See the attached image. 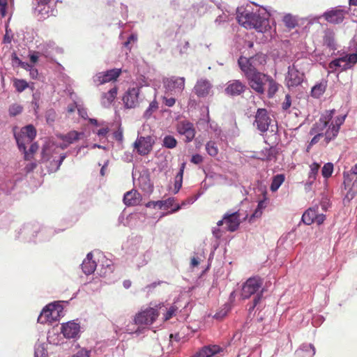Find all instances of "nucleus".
Instances as JSON below:
<instances>
[{"label": "nucleus", "mask_w": 357, "mask_h": 357, "mask_svg": "<svg viewBox=\"0 0 357 357\" xmlns=\"http://www.w3.org/2000/svg\"><path fill=\"white\" fill-rule=\"evenodd\" d=\"M254 2L243 4L236 10V20L239 24L247 29H255L266 38L265 42H269L268 38L271 37L269 17L276 13L271 7L257 8Z\"/></svg>", "instance_id": "1"}, {"label": "nucleus", "mask_w": 357, "mask_h": 357, "mask_svg": "<svg viewBox=\"0 0 357 357\" xmlns=\"http://www.w3.org/2000/svg\"><path fill=\"white\" fill-rule=\"evenodd\" d=\"M335 112V109L326 110L321 114L319 121L313 126L310 130L311 134H317L312 139L310 145L312 146L319 142L320 137L324 135L322 132H322L328 126V128L324 134L326 143H329L337 137L346 116H337L334 121H332Z\"/></svg>", "instance_id": "2"}, {"label": "nucleus", "mask_w": 357, "mask_h": 357, "mask_svg": "<svg viewBox=\"0 0 357 357\" xmlns=\"http://www.w3.org/2000/svg\"><path fill=\"white\" fill-rule=\"evenodd\" d=\"M242 72L244 73L250 88L257 93L264 94L265 85H266L269 75L261 73L258 70H248L243 69Z\"/></svg>", "instance_id": "3"}, {"label": "nucleus", "mask_w": 357, "mask_h": 357, "mask_svg": "<svg viewBox=\"0 0 357 357\" xmlns=\"http://www.w3.org/2000/svg\"><path fill=\"white\" fill-rule=\"evenodd\" d=\"M63 316V307L60 302H54L47 305L40 312L38 321L40 324L50 323L59 320Z\"/></svg>", "instance_id": "4"}, {"label": "nucleus", "mask_w": 357, "mask_h": 357, "mask_svg": "<svg viewBox=\"0 0 357 357\" xmlns=\"http://www.w3.org/2000/svg\"><path fill=\"white\" fill-rule=\"evenodd\" d=\"M54 0H32V11L39 20H43L54 15Z\"/></svg>", "instance_id": "5"}, {"label": "nucleus", "mask_w": 357, "mask_h": 357, "mask_svg": "<svg viewBox=\"0 0 357 357\" xmlns=\"http://www.w3.org/2000/svg\"><path fill=\"white\" fill-rule=\"evenodd\" d=\"M266 54L259 52L249 57L240 56L238 63L241 70L243 69L248 70H257L258 68L264 66L266 63Z\"/></svg>", "instance_id": "6"}, {"label": "nucleus", "mask_w": 357, "mask_h": 357, "mask_svg": "<svg viewBox=\"0 0 357 357\" xmlns=\"http://www.w3.org/2000/svg\"><path fill=\"white\" fill-rule=\"evenodd\" d=\"M36 135V129L31 125L22 128L20 133H15V137L20 150L25 151L26 144L33 141Z\"/></svg>", "instance_id": "7"}, {"label": "nucleus", "mask_w": 357, "mask_h": 357, "mask_svg": "<svg viewBox=\"0 0 357 357\" xmlns=\"http://www.w3.org/2000/svg\"><path fill=\"white\" fill-rule=\"evenodd\" d=\"M319 20V17H307L305 18H298L290 13L284 15L282 21L287 28L289 29H294L299 26L300 24L306 23L305 28L312 25L314 22H317Z\"/></svg>", "instance_id": "8"}, {"label": "nucleus", "mask_w": 357, "mask_h": 357, "mask_svg": "<svg viewBox=\"0 0 357 357\" xmlns=\"http://www.w3.org/2000/svg\"><path fill=\"white\" fill-rule=\"evenodd\" d=\"M162 307V305H159L142 311L135 317V324L144 325L153 324L159 316L158 309L161 310Z\"/></svg>", "instance_id": "9"}, {"label": "nucleus", "mask_w": 357, "mask_h": 357, "mask_svg": "<svg viewBox=\"0 0 357 357\" xmlns=\"http://www.w3.org/2000/svg\"><path fill=\"white\" fill-rule=\"evenodd\" d=\"M262 284L263 280L261 278L258 276L250 278L243 285L242 297L244 299L249 298L261 287Z\"/></svg>", "instance_id": "10"}, {"label": "nucleus", "mask_w": 357, "mask_h": 357, "mask_svg": "<svg viewBox=\"0 0 357 357\" xmlns=\"http://www.w3.org/2000/svg\"><path fill=\"white\" fill-rule=\"evenodd\" d=\"M177 132L185 137L184 142L185 143L191 142L196 135V130L192 123L188 120L181 121L177 123L176 126Z\"/></svg>", "instance_id": "11"}, {"label": "nucleus", "mask_w": 357, "mask_h": 357, "mask_svg": "<svg viewBox=\"0 0 357 357\" xmlns=\"http://www.w3.org/2000/svg\"><path fill=\"white\" fill-rule=\"evenodd\" d=\"M121 73L120 68H113L104 72H100L93 77V82L98 84H104L105 83L115 81Z\"/></svg>", "instance_id": "12"}, {"label": "nucleus", "mask_w": 357, "mask_h": 357, "mask_svg": "<svg viewBox=\"0 0 357 357\" xmlns=\"http://www.w3.org/2000/svg\"><path fill=\"white\" fill-rule=\"evenodd\" d=\"M271 123L268 112L266 109H258L255 115V123L257 129L262 133L266 132Z\"/></svg>", "instance_id": "13"}, {"label": "nucleus", "mask_w": 357, "mask_h": 357, "mask_svg": "<svg viewBox=\"0 0 357 357\" xmlns=\"http://www.w3.org/2000/svg\"><path fill=\"white\" fill-rule=\"evenodd\" d=\"M194 92L199 98H205L213 93V84L207 79H199L195 86Z\"/></svg>", "instance_id": "14"}, {"label": "nucleus", "mask_w": 357, "mask_h": 357, "mask_svg": "<svg viewBox=\"0 0 357 357\" xmlns=\"http://www.w3.org/2000/svg\"><path fill=\"white\" fill-rule=\"evenodd\" d=\"M345 13L346 12L344 10L340 8H335L326 11L322 15L318 17L319 19L321 17H324L329 23L340 24L343 21Z\"/></svg>", "instance_id": "15"}, {"label": "nucleus", "mask_w": 357, "mask_h": 357, "mask_svg": "<svg viewBox=\"0 0 357 357\" xmlns=\"http://www.w3.org/2000/svg\"><path fill=\"white\" fill-rule=\"evenodd\" d=\"M246 85L237 79L229 81L225 89V92L229 96H238L243 94L246 90Z\"/></svg>", "instance_id": "16"}, {"label": "nucleus", "mask_w": 357, "mask_h": 357, "mask_svg": "<svg viewBox=\"0 0 357 357\" xmlns=\"http://www.w3.org/2000/svg\"><path fill=\"white\" fill-rule=\"evenodd\" d=\"M154 141L151 136L140 137L135 141V149L140 155H147L152 150Z\"/></svg>", "instance_id": "17"}, {"label": "nucleus", "mask_w": 357, "mask_h": 357, "mask_svg": "<svg viewBox=\"0 0 357 357\" xmlns=\"http://www.w3.org/2000/svg\"><path fill=\"white\" fill-rule=\"evenodd\" d=\"M225 224L227 226V230L229 231H235L238 229L240 223V213L238 211L234 213H226L224 215Z\"/></svg>", "instance_id": "18"}, {"label": "nucleus", "mask_w": 357, "mask_h": 357, "mask_svg": "<svg viewBox=\"0 0 357 357\" xmlns=\"http://www.w3.org/2000/svg\"><path fill=\"white\" fill-rule=\"evenodd\" d=\"M35 39V33L31 29L20 30L17 32L13 42L16 43H23V45H29L33 43Z\"/></svg>", "instance_id": "19"}, {"label": "nucleus", "mask_w": 357, "mask_h": 357, "mask_svg": "<svg viewBox=\"0 0 357 357\" xmlns=\"http://www.w3.org/2000/svg\"><path fill=\"white\" fill-rule=\"evenodd\" d=\"M79 325L75 321H69L63 324L61 326V333L66 338H75L79 333Z\"/></svg>", "instance_id": "20"}, {"label": "nucleus", "mask_w": 357, "mask_h": 357, "mask_svg": "<svg viewBox=\"0 0 357 357\" xmlns=\"http://www.w3.org/2000/svg\"><path fill=\"white\" fill-rule=\"evenodd\" d=\"M165 84L170 90L174 91L175 93H182L185 88V78L172 77L165 82Z\"/></svg>", "instance_id": "21"}, {"label": "nucleus", "mask_w": 357, "mask_h": 357, "mask_svg": "<svg viewBox=\"0 0 357 357\" xmlns=\"http://www.w3.org/2000/svg\"><path fill=\"white\" fill-rule=\"evenodd\" d=\"M69 144L64 141H62L61 143L54 145V144L49 143L48 144L45 145L42 151L43 155V159L45 160H50L52 157L53 153H54V151L56 148H60L61 149H66Z\"/></svg>", "instance_id": "22"}, {"label": "nucleus", "mask_w": 357, "mask_h": 357, "mask_svg": "<svg viewBox=\"0 0 357 357\" xmlns=\"http://www.w3.org/2000/svg\"><path fill=\"white\" fill-rule=\"evenodd\" d=\"M222 351V349L216 344L205 346L192 357H211Z\"/></svg>", "instance_id": "23"}, {"label": "nucleus", "mask_w": 357, "mask_h": 357, "mask_svg": "<svg viewBox=\"0 0 357 357\" xmlns=\"http://www.w3.org/2000/svg\"><path fill=\"white\" fill-rule=\"evenodd\" d=\"M96 263L93 260V255L91 252L87 254L86 257L82 264V269L86 275L93 273L96 268Z\"/></svg>", "instance_id": "24"}, {"label": "nucleus", "mask_w": 357, "mask_h": 357, "mask_svg": "<svg viewBox=\"0 0 357 357\" xmlns=\"http://www.w3.org/2000/svg\"><path fill=\"white\" fill-rule=\"evenodd\" d=\"M84 136L82 132L71 130L66 135H60L59 138L62 141L66 142L69 145L75 143Z\"/></svg>", "instance_id": "25"}, {"label": "nucleus", "mask_w": 357, "mask_h": 357, "mask_svg": "<svg viewBox=\"0 0 357 357\" xmlns=\"http://www.w3.org/2000/svg\"><path fill=\"white\" fill-rule=\"evenodd\" d=\"M38 227L37 225L28 224L24 225L22 229H21L20 234L22 235L25 240L31 241L35 237V234L37 231Z\"/></svg>", "instance_id": "26"}, {"label": "nucleus", "mask_w": 357, "mask_h": 357, "mask_svg": "<svg viewBox=\"0 0 357 357\" xmlns=\"http://www.w3.org/2000/svg\"><path fill=\"white\" fill-rule=\"evenodd\" d=\"M344 60L345 61H342L341 63L340 68L341 70H346L352 68L357 63V54H347L342 56Z\"/></svg>", "instance_id": "27"}, {"label": "nucleus", "mask_w": 357, "mask_h": 357, "mask_svg": "<svg viewBox=\"0 0 357 357\" xmlns=\"http://www.w3.org/2000/svg\"><path fill=\"white\" fill-rule=\"evenodd\" d=\"M318 211V206L309 208L305 211L302 216V221L307 225H310L314 222L316 213Z\"/></svg>", "instance_id": "28"}, {"label": "nucleus", "mask_w": 357, "mask_h": 357, "mask_svg": "<svg viewBox=\"0 0 357 357\" xmlns=\"http://www.w3.org/2000/svg\"><path fill=\"white\" fill-rule=\"evenodd\" d=\"M134 220L133 212L132 210L126 208L119 217V221L124 226H132Z\"/></svg>", "instance_id": "29"}, {"label": "nucleus", "mask_w": 357, "mask_h": 357, "mask_svg": "<svg viewBox=\"0 0 357 357\" xmlns=\"http://www.w3.org/2000/svg\"><path fill=\"white\" fill-rule=\"evenodd\" d=\"M323 45H335V36L333 29H326L321 33Z\"/></svg>", "instance_id": "30"}, {"label": "nucleus", "mask_w": 357, "mask_h": 357, "mask_svg": "<svg viewBox=\"0 0 357 357\" xmlns=\"http://www.w3.org/2000/svg\"><path fill=\"white\" fill-rule=\"evenodd\" d=\"M117 94V89L114 87L102 97V105L104 107H108L114 101Z\"/></svg>", "instance_id": "31"}, {"label": "nucleus", "mask_w": 357, "mask_h": 357, "mask_svg": "<svg viewBox=\"0 0 357 357\" xmlns=\"http://www.w3.org/2000/svg\"><path fill=\"white\" fill-rule=\"evenodd\" d=\"M296 354L298 357H313L315 354V348L313 344H310L297 350Z\"/></svg>", "instance_id": "32"}, {"label": "nucleus", "mask_w": 357, "mask_h": 357, "mask_svg": "<svg viewBox=\"0 0 357 357\" xmlns=\"http://www.w3.org/2000/svg\"><path fill=\"white\" fill-rule=\"evenodd\" d=\"M310 171L308 174V179L306 184L312 185L316 180L317 175L318 174L320 165L317 162H313L310 166Z\"/></svg>", "instance_id": "33"}, {"label": "nucleus", "mask_w": 357, "mask_h": 357, "mask_svg": "<svg viewBox=\"0 0 357 357\" xmlns=\"http://www.w3.org/2000/svg\"><path fill=\"white\" fill-rule=\"evenodd\" d=\"M134 89H129L123 96V102L126 108L130 109L134 107Z\"/></svg>", "instance_id": "34"}, {"label": "nucleus", "mask_w": 357, "mask_h": 357, "mask_svg": "<svg viewBox=\"0 0 357 357\" xmlns=\"http://www.w3.org/2000/svg\"><path fill=\"white\" fill-rule=\"evenodd\" d=\"M303 81L302 76L298 73V71L289 72L288 85L289 86H294L300 84Z\"/></svg>", "instance_id": "35"}, {"label": "nucleus", "mask_w": 357, "mask_h": 357, "mask_svg": "<svg viewBox=\"0 0 357 357\" xmlns=\"http://www.w3.org/2000/svg\"><path fill=\"white\" fill-rule=\"evenodd\" d=\"M326 83L321 82V83L317 84L315 86H314L312 88V90H311L312 96L314 98H319L324 94V93L326 91Z\"/></svg>", "instance_id": "36"}, {"label": "nucleus", "mask_w": 357, "mask_h": 357, "mask_svg": "<svg viewBox=\"0 0 357 357\" xmlns=\"http://www.w3.org/2000/svg\"><path fill=\"white\" fill-rule=\"evenodd\" d=\"M266 84H268V97L273 98L278 90V84L269 76Z\"/></svg>", "instance_id": "37"}, {"label": "nucleus", "mask_w": 357, "mask_h": 357, "mask_svg": "<svg viewBox=\"0 0 357 357\" xmlns=\"http://www.w3.org/2000/svg\"><path fill=\"white\" fill-rule=\"evenodd\" d=\"M284 181V176L283 174H277L273 176L270 189L272 192H275L278 190L282 183Z\"/></svg>", "instance_id": "38"}, {"label": "nucleus", "mask_w": 357, "mask_h": 357, "mask_svg": "<svg viewBox=\"0 0 357 357\" xmlns=\"http://www.w3.org/2000/svg\"><path fill=\"white\" fill-rule=\"evenodd\" d=\"M34 357H48L47 349L43 343L37 342L36 344Z\"/></svg>", "instance_id": "39"}, {"label": "nucleus", "mask_w": 357, "mask_h": 357, "mask_svg": "<svg viewBox=\"0 0 357 357\" xmlns=\"http://www.w3.org/2000/svg\"><path fill=\"white\" fill-rule=\"evenodd\" d=\"M206 151L209 155L215 157L218 153V148L216 143L213 141H209L206 144Z\"/></svg>", "instance_id": "40"}, {"label": "nucleus", "mask_w": 357, "mask_h": 357, "mask_svg": "<svg viewBox=\"0 0 357 357\" xmlns=\"http://www.w3.org/2000/svg\"><path fill=\"white\" fill-rule=\"evenodd\" d=\"M267 205H268L267 198L265 197L263 200L259 201L258 203V205H257V208L253 213L251 218L252 217H254V218L260 217L262 214V210L264 209L267 206Z\"/></svg>", "instance_id": "41"}, {"label": "nucleus", "mask_w": 357, "mask_h": 357, "mask_svg": "<svg viewBox=\"0 0 357 357\" xmlns=\"http://www.w3.org/2000/svg\"><path fill=\"white\" fill-rule=\"evenodd\" d=\"M177 140L172 135H167L163 139V146L167 149H174L177 145Z\"/></svg>", "instance_id": "42"}, {"label": "nucleus", "mask_w": 357, "mask_h": 357, "mask_svg": "<svg viewBox=\"0 0 357 357\" xmlns=\"http://www.w3.org/2000/svg\"><path fill=\"white\" fill-rule=\"evenodd\" d=\"M333 172V165L331 162L326 163L321 169V174L325 178H328L331 176Z\"/></svg>", "instance_id": "43"}, {"label": "nucleus", "mask_w": 357, "mask_h": 357, "mask_svg": "<svg viewBox=\"0 0 357 357\" xmlns=\"http://www.w3.org/2000/svg\"><path fill=\"white\" fill-rule=\"evenodd\" d=\"M133 189L125 193L123 196V203L127 207L132 206L134 203Z\"/></svg>", "instance_id": "44"}, {"label": "nucleus", "mask_w": 357, "mask_h": 357, "mask_svg": "<svg viewBox=\"0 0 357 357\" xmlns=\"http://www.w3.org/2000/svg\"><path fill=\"white\" fill-rule=\"evenodd\" d=\"M14 86L18 92H22L28 87V83L24 79H14Z\"/></svg>", "instance_id": "45"}, {"label": "nucleus", "mask_w": 357, "mask_h": 357, "mask_svg": "<svg viewBox=\"0 0 357 357\" xmlns=\"http://www.w3.org/2000/svg\"><path fill=\"white\" fill-rule=\"evenodd\" d=\"M345 61L346 60H344L342 56L333 60L328 64V68L331 69V71H329V73H333L335 70H337V68H340V66H342L341 63H342V61Z\"/></svg>", "instance_id": "46"}, {"label": "nucleus", "mask_w": 357, "mask_h": 357, "mask_svg": "<svg viewBox=\"0 0 357 357\" xmlns=\"http://www.w3.org/2000/svg\"><path fill=\"white\" fill-rule=\"evenodd\" d=\"M229 20V15L223 13L219 15L215 20V24L218 26L225 24Z\"/></svg>", "instance_id": "47"}, {"label": "nucleus", "mask_w": 357, "mask_h": 357, "mask_svg": "<svg viewBox=\"0 0 357 357\" xmlns=\"http://www.w3.org/2000/svg\"><path fill=\"white\" fill-rule=\"evenodd\" d=\"M178 310V307L176 305L170 306L167 310L164 316V320L167 321L172 319L174 316L176 315V313Z\"/></svg>", "instance_id": "48"}, {"label": "nucleus", "mask_w": 357, "mask_h": 357, "mask_svg": "<svg viewBox=\"0 0 357 357\" xmlns=\"http://www.w3.org/2000/svg\"><path fill=\"white\" fill-rule=\"evenodd\" d=\"M38 149V146L37 144L34 143L32 144L29 149V151H26L25 149V151H23L24 153V159L28 160H30L32 158L33 154L36 152V151Z\"/></svg>", "instance_id": "49"}, {"label": "nucleus", "mask_w": 357, "mask_h": 357, "mask_svg": "<svg viewBox=\"0 0 357 357\" xmlns=\"http://www.w3.org/2000/svg\"><path fill=\"white\" fill-rule=\"evenodd\" d=\"M65 158L66 155L63 154L60 155L58 160H55L54 159H53L54 163L51 164L52 166L50 167V171L55 172L58 170Z\"/></svg>", "instance_id": "50"}, {"label": "nucleus", "mask_w": 357, "mask_h": 357, "mask_svg": "<svg viewBox=\"0 0 357 357\" xmlns=\"http://www.w3.org/2000/svg\"><path fill=\"white\" fill-rule=\"evenodd\" d=\"M22 111V107L18 104H13L9 107V114L10 116H15L19 114H20Z\"/></svg>", "instance_id": "51"}, {"label": "nucleus", "mask_w": 357, "mask_h": 357, "mask_svg": "<svg viewBox=\"0 0 357 357\" xmlns=\"http://www.w3.org/2000/svg\"><path fill=\"white\" fill-rule=\"evenodd\" d=\"M158 108V102L155 100L152 101L149 104V108L146 110V112L144 113V116L146 118H149L151 115L152 112L154 111H156Z\"/></svg>", "instance_id": "52"}, {"label": "nucleus", "mask_w": 357, "mask_h": 357, "mask_svg": "<svg viewBox=\"0 0 357 357\" xmlns=\"http://www.w3.org/2000/svg\"><path fill=\"white\" fill-rule=\"evenodd\" d=\"M8 0H0V15L4 17L7 15Z\"/></svg>", "instance_id": "53"}, {"label": "nucleus", "mask_w": 357, "mask_h": 357, "mask_svg": "<svg viewBox=\"0 0 357 357\" xmlns=\"http://www.w3.org/2000/svg\"><path fill=\"white\" fill-rule=\"evenodd\" d=\"M13 38V34L10 29H8V26L6 27V33L3 37V43L6 44L10 43Z\"/></svg>", "instance_id": "54"}, {"label": "nucleus", "mask_w": 357, "mask_h": 357, "mask_svg": "<svg viewBox=\"0 0 357 357\" xmlns=\"http://www.w3.org/2000/svg\"><path fill=\"white\" fill-rule=\"evenodd\" d=\"M291 105V99L289 94L285 96L284 102L282 103V108L284 111L287 110Z\"/></svg>", "instance_id": "55"}, {"label": "nucleus", "mask_w": 357, "mask_h": 357, "mask_svg": "<svg viewBox=\"0 0 357 357\" xmlns=\"http://www.w3.org/2000/svg\"><path fill=\"white\" fill-rule=\"evenodd\" d=\"M185 167V162H183L181 165L179 172H178L177 175L176 176V181H178V182L182 183Z\"/></svg>", "instance_id": "56"}, {"label": "nucleus", "mask_w": 357, "mask_h": 357, "mask_svg": "<svg viewBox=\"0 0 357 357\" xmlns=\"http://www.w3.org/2000/svg\"><path fill=\"white\" fill-rule=\"evenodd\" d=\"M90 351L82 349L79 350L73 357H90Z\"/></svg>", "instance_id": "57"}, {"label": "nucleus", "mask_w": 357, "mask_h": 357, "mask_svg": "<svg viewBox=\"0 0 357 357\" xmlns=\"http://www.w3.org/2000/svg\"><path fill=\"white\" fill-rule=\"evenodd\" d=\"M39 52H30L29 56L30 58V61L33 65L38 62L39 58Z\"/></svg>", "instance_id": "58"}, {"label": "nucleus", "mask_w": 357, "mask_h": 357, "mask_svg": "<svg viewBox=\"0 0 357 357\" xmlns=\"http://www.w3.org/2000/svg\"><path fill=\"white\" fill-rule=\"evenodd\" d=\"M190 161L195 165H199L203 162V157L199 154H195L192 156Z\"/></svg>", "instance_id": "59"}, {"label": "nucleus", "mask_w": 357, "mask_h": 357, "mask_svg": "<svg viewBox=\"0 0 357 357\" xmlns=\"http://www.w3.org/2000/svg\"><path fill=\"white\" fill-rule=\"evenodd\" d=\"M326 220V215L324 214H318V211L316 213V218H314V222H316L318 225H320L324 223Z\"/></svg>", "instance_id": "60"}, {"label": "nucleus", "mask_w": 357, "mask_h": 357, "mask_svg": "<svg viewBox=\"0 0 357 357\" xmlns=\"http://www.w3.org/2000/svg\"><path fill=\"white\" fill-rule=\"evenodd\" d=\"M163 202H164V207L166 208H169L174 206V204L175 202V198L169 197L165 200H163Z\"/></svg>", "instance_id": "61"}, {"label": "nucleus", "mask_w": 357, "mask_h": 357, "mask_svg": "<svg viewBox=\"0 0 357 357\" xmlns=\"http://www.w3.org/2000/svg\"><path fill=\"white\" fill-rule=\"evenodd\" d=\"M172 31L167 33V36L173 37L176 36L179 31L180 26L178 24H174L172 25Z\"/></svg>", "instance_id": "62"}, {"label": "nucleus", "mask_w": 357, "mask_h": 357, "mask_svg": "<svg viewBox=\"0 0 357 357\" xmlns=\"http://www.w3.org/2000/svg\"><path fill=\"white\" fill-rule=\"evenodd\" d=\"M262 298V293L257 294V296L255 297L253 300V304L250 307V310H254V308L257 306V305L260 302Z\"/></svg>", "instance_id": "63"}, {"label": "nucleus", "mask_w": 357, "mask_h": 357, "mask_svg": "<svg viewBox=\"0 0 357 357\" xmlns=\"http://www.w3.org/2000/svg\"><path fill=\"white\" fill-rule=\"evenodd\" d=\"M163 100H164L165 105L168 107H172L176 102L175 98H172V97H171V98L164 97Z\"/></svg>", "instance_id": "64"}]
</instances>
